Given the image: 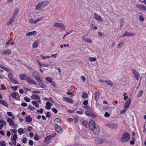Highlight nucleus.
Returning <instances> with one entry per match:
<instances>
[{
  "label": "nucleus",
  "instance_id": "nucleus-11",
  "mask_svg": "<svg viewBox=\"0 0 146 146\" xmlns=\"http://www.w3.org/2000/svg\"><path fill=\"white\" fill-rule=\"evenodd\" d=\"M27 81L30 84H33L35 85L37 84V83L35 81L33 80L29 77H28L26 78Z\"/></svg>",
  "mask_w": 146,
  "mask_h": 146
},
{
  "label": "nucleus",
  "instance_id": "nucleus-61",
  "mask_svg": "<svg viewBox=\"0 0 146 146\" xmlns=\"http://www.w3.org/2000/svg\"><path fill=\"white\" fill-rule=\"evenodd\" d=\"M84 108L86 110H90L91 109L90 108L87 106H84Z\"/></svg>",
  "mask_w": 146,
  "mask_h": 146
},
{
  "label": "nucleus",
  "instance_id": "nucleus-21",
  "mask_svg": "<svg viewBox=\"0 0 146 146\" xmlns=\"http://www.w3.org/2000/svg\"><path fill=\"white\" fill-rule=\"evenodd\" d=\"M36 33L37 32L36 31H33L27 33L26 34V36H29L30 35H35Z\"/></svg>",
  "mask_w": 146,
  "mask_h": 146
},
{
  "label": "nucleus",
  "instance_id": "nucleus-64",
  "mask_svg": "<svg viewBox=\"0 0 146 146\" xmlns=\"http://www.w3.org/2000/svg\"><path fill=\"white\" fill-rule=\"evenodd\" d=\"M88 101L87 100H86L84 101L83 102V103L84 105L86 106V105H87L88 104Z\"/></svg>",
  "mask_w": 146,
  "mask_h": 146
},
{
  "label": "nucleus",
  "instance_id": "nucleus-27",
  "mask_svg": "<svg viewBox=\"0 0 146 146\" xmlns=\"http://www.w3.org/2000/svg\"><path fill=\"white\" fill-rule=\"evenodd\" d=\"M31 98L34 100H38L40 99V97L36 94H33L31 96Z\"/></svg>",
  "mask_w": 146,
  "mask_h": 146
},
{
  "label": "nucleus",
  "instance_id": "nucleus-43",
  "mask_svg": "<svg viewBox=\"0 0 146 146\" xmlns=\"http://www.w3.org/2000/svg\"><path fill=\"white\" fill-rule=\"evenodd\" d=\"M89 60L91 62H94L96 60V58L94 57H90L89 58Z\"/></svg>",
  "mask_w": 146,
  "mask_h": 146
},
{
  "label": "nucleus",
  "instance_id": "nucleus-29",
  "mask_svg": "<svg viewBox=\"0 0 146 146\" xmlns=\"http://www.w3.org/2000/svg\"><path fill=\"white\" fill-rule=\"evenodd\" d=\"M39 65L40 67L43 66L44 67H47L49 66V64L47 63H44L43 62L42 64H41L40 63H39Z\"/></svg>",
  "mask_w": 146,
  "mask_h": 146
},
{
  "label": "nucleus",
  "instance_id": "nucleus-39",
  "mask_svg": "<svg viewBox=\"0 0 146 146\" xmlns=\"http://www.w3.org/2000/svg\"><path fill=\"white\" fill-rule=\"evenodd\" d=\"M41 82H39L38 83V85L42 88H44L46 87L45 85L43 83Z\"/></svg>",
  "mask_w": 146,
  "mask_h": 146
},
{
  "label": "nucleus",
  "instance_id": "nucleus-24",
  "mask_svg": "<svg viewBox=\"0 0 146 146\" xmlns=\"http://www.w3.org/2000/svg\"><path fill=\"white\" fill-rule=\"evenodd\" d=\"M32 119L31 117V115H29L26 117L25 118V120L26 122H30L32 121Z\"/></svg>",
  "mask_w": 146,
  "mask_h": 146
},
{
  "label": "nucleus",
  "instance_id": "nucleus-22",
  "mask_svg": "<svg viewBox=\"0 0 146 146\" xmlns=\"http://www.w3.org/2000/svg\"><path fill=\"white\" fill-rule=\"evenodd\" d=\"M42 5H41L40 2H39L37 5L35 7V10H39L40 9H42Z\"/></svg>",
  "mask_w": 146,
  "mask_h": 146
},
{
  "label": "nucleus",
  "instance_id": "nucleus-37",
  "mask_svg": "<svg viewBox=\"0 0 146 146\" xmlns=\"http://www.w3.org/2000/svg\"><path fill=\"white\" fill-rule=\"evenodd\" d=\"M79 110L80 111H76V113L79 114L80 115L82 114L83 112L84 111V110L82 108H80Z\"/></svg>",
  "mask_w": 146,
  "mask_h": 146
},
{
  "label": "nucleus",
  "instance_id": "nucleus-10",
  "mask_svg": "<svg viewBox=\"0 0 146 146\" xmlns=\"http://www.w3.org/2000/svg\"><path fill=\"white\" fill-rule=\"evenodd\" d=\"M12 52L11 50L10 49H7L5 50L2 51L1 52V54L3 55H5L7 54L9 55Z\"/></svg>",
  "mask_w": 146,
  "mask_h": 146
},
{
  "label": "nucleus",
  "instance_id": "nucleus-46",
  "mask_svg": "<svg viewBox=\"0 0 146 146\" xmlns=\"http://www.w3.org/2000/svg\"><path fill=\"white\" fill-rule=\"evenodd\" d=\"M13 39L12 38H11L9 39L8 41L6 43V45L7 46H9V44L11 42V41Z\"/></svg>",
  "mask_w": 146,
  "mask_h": 146
},
{
  "label": "nucleus",
  "instance_id": "nucleus-30",
  "mask_svg": "<svg viewBox=\"0 0 146 146\" xmlns=\"http://www.w3.org/2000/svg\"><path fill=\"white\" fill-rule=\"evenodd\" d=\"M19 12V9L18 8H16L14 12L13 15V17L15 18V17L17 15V14Z\"/></svg>",
  "mask_w": 146,
  "mask_h": 146
},
{
  "label": "nucleus",
  "instance_id": "nucleus-12",
  "mask_svg": "<svg viewBox=\"0 0 146 146\" xmlns=\"http://www.w3.org/2000/svg\"><path fill=\"white\" fill-rule=\"evenodd\" d=\"M85 114L87 116H90L92 117L93 118H96V116L91 111H86L85 112Z\"/></svg>",
  "mask_w": 146,
  "mask_h": 146
},
{
  "label": "nucleus",
  "instance_id": "nucleus-2",
  "mask_svg": "<svg viewBox=\"0 0 146 146\" xmlns=\"http://www.w3.org/2000/svg\"><path fill=\"white\" fill-rule=\"evenodd\" d=\"M32 75L38 82H42V79L39 77V75L37 72L36 71L33 72Z\"/></svg>",
  "mask_w": 146,
  "mask_h": 146
},
{
  "label": "nucleus",
  "instance_id": "nucleus-9",
  "mask_svg": "<svg viewBox=\"0 0 146 146\" xmlns=\"http://www.w3.org/2000/svg\"><path fill=\"white\" fill-rule=\"evenodd\" d=\"M55 130L59 133H62V129L58 125L56 124L55 126Z\"/></svg>",
  "mask_w": 146,
  "mask_h": 146
},
{
  "label": "nucleus",
  "instance_id": "nucleus-50",
  "mask_svg": "<svg viewBox=\"0 0 146 146\" xmlns=\"http://www.w3.org/2000/svg\"><path fill=\"white\" fill-rule=\"evenodd\" d=\"M126 94H127L126 92H125L123 94L124 100H126L128 98V96H126Z\"/></svg>",
  "mask_w": 146,
  "mask_h": 146
},
{
  "label": "nucleus",
  "instance_id": "nucleus-28",
  "mask_svg": "<svg viewBox=\"0 0 146 146\" xmlns=\"http://www.w3.org/2000/svg\"><path fill=\"white\" fill-rule=\"evenodd\" d=\"M19 77L22 80H26L27 76L25 74H21L19 75Z\"/></svg>",
  "mask_w": 146,
  "mask_h": 146
},
{
  "label": "nucleus",
  "instance_id": "nucleus-3",
  "mask_svg": "<svg viewBox=\"0 0 146 146\" xmlns=\"http://www.w3.org/2000/svg\"><path fill=\"white\" fill-rule=\"evenodd\" d=\"M54 25L56 27L60 28L63 31H64L65 29L64 25L62 23L56 22L54 23Z\"/></svg>",
  "mask_w": 146,
  "mask_h": 146
},
{
  "label": "nucleus",
  "instance_id": "nucleus-53",
  "mask_svg": "<svg viewBox=\"0 0 146 146\" xmlns=\"http://www.w3.org/2000/svg\"><path fill=\"white\" fill-rule=\"evenodd\" d=\"M43 18V17H41L40 18H38L36 20V21H35V22H36V24L37 23L38 21H40L42 20V18Z\"/></svg>",
  "mask_w": 146,
  "mask_h": 146
},
{
  "label": "nucleus",
  "instance_id": "nucleus-42",
  "mask_svg": "<svg viewBox=\"0 0 146 146\" xmlns=\"http://www.w3.org/2000/svg\"><path fill=\"white\" fill-rule=\"evenodd\" d=\"M54 122H56L57 123H60L61 122V120L60 118H56L54 121Z\"/></svg>",
  "mask_w": 146,
  "mask_h": 146
},
{
  "label": "nucleus",
  "instance_id": "nucleus-57",
  "mask_svg": "<svg viewBox=\"0 0 146 146\" xmlns=\"http://www.w3.org/2000/svg\"><path fill=\"white\" fill-rule=\"evenodd\" d=\"M110 114L107 112H106L104 115V116L106 117H108L110 116Z\"/></svg>",
  "mask_w": 146,
  "mask_h": 146
},
{
  "label": "nucleus",
  "instance_id": "nucleus-23",
  "mask_svg": "<svg viewBox=\"0 0 146 146\" xmlns=\"http://www.w3.org/2000/svg\"><path fill=\"white\" fill-rule=\"evenodd\" d=\"M46 108L47 110H50L51 108L50 106L52 105V104L49 102H47L46 103Z\"/></svg>",
  "mask_w": 146,
  "mask_h": 146
},
{
  "label": "nucleus",
  "instance_id": "nucleus-31",
  "mask_svg": "<svg viewBox=\"0 0 146 146\" xmlns=\"http://www.w3.org/2000/svg\"><path fill=\"white\" fill-rule=\"evenodd\" d=\"M18 132L19 135H21L24 133V129L22 128H20L18 129Z\"/></svg>",
  "mask_w": 146,
  "mask_h": 146
},
{
  "label": "nucleus",
  "instance_id": "nucleus-48",
  "mask_svg": "<svg viewBox=\"0 0 146 146\" xmlns=\"http://www.w3.org/2000/svg\"><path fill=\"white\" fill-rule=\"evenodd\" d=\"M0 145L1 146H6V143L4 141H0Z\"/></svg>",
  "mask_w": 146,
  "mask_h": 146
},
{
  "label": "nucleus",
  "instance_id": "nucleus-6",
  "mask_svg": "<svg viewBox=\"0 0 146 146\" xmlns=\"http://www.w3.org/2000/svg\"><path fill=\"white\" fill-rule=\"evenodd\" d=\"M135 7L141 11H146V6L144 5L137 4L135 5Z\"/></svg>",
  "mask_w": 146,
  "mask_h": 146
},
{
  "label": "nucleus",
  "instance_id": "nucleus-56",
  "mask_svg": "<svg viewBox=\"0 0 146 146\" xmlns=\"http://www.w3.org/2000/svg\"><path fill=\"white\" fill-rule=\"evenodd\" d=\"M12 81V82L15 84H18L19 82L17 80H14V79H12L11 80Z\"/></svg>",
  "mask_w": 146,
  "mask_h": 146
},
{
  "label": "nucleus",
  "instance_id": "nucleus-19",
  "mask_svg": "<svg viewBox=\"0 0 146 146\" xmlns=\"http://www.w3.org/2000/svg\"><path fill=\"white\" fill-rule=\"evenodd\" d=\"M15 18L13 16L9 19V21L7 23V25L8 26H9L14 21Z\"/></svg>",
  "mask_w": 146,
  "mask_h": 146
},
{
  "label": "nucleus",
  "instance_id": "nucleus-44",
  "mask_svg": "<svg viewBox=\"0 0 146 146\" xmlns=\"http://www.w3.org/2000/svg\"><path fill=\"white\" fill-rule=\"evenodd\" d=\"M82 124L84 127H87L88 123L86 121H84L82 122Z\"/></svg>",
  "mask_w": 146,
  "mask_h": 146
},
{
  "label": "nucleus",
  "instance_id": "nucleus-54",
  "mask_svg": "<svg viewBox=\"0 0 146 146\" xmlns=\"http://www.w3.org/2000/svg\"><path fill=\"white\" fill-rule=\"evenodd\" d=\"M124 44V42H120L118 45V47L119 48H120L121 47V45H123Z\"/></svg>",
  "mask_w": 146,
  "mask_h": 146
},
{
  "label": "nucleus",
  "instance_id": "nucleus-38",
  "mask_svg": "<svg viewBox=\"0 0 146 146\" xmlns=\"http://www.w3.org/2000/svg\"><path fill=\"white\" fill-rule=\"evenodd\" d=\"M131 102V99L129 98L128 101H126L125 102V105L127 106H129Z\"/></svg>",
  "mask_w": 146,
  "mask_h": 146
},
{
  "label": "nucleus",
  "instance_id": "nucleus-13",
  "mask_svg": "<svg viewBox=\"0 0 146 146\" xmlns=\"http://www.w3.org/2000/svg\"><path fill=\"white\" fill-rule=\"evenodd\" d=\"M93 131V133L96 135L99 134L100 131V129L98 126H96L94 129L91 130Z\"/></svg>",
  "mask_w": 146,
  "mask_h": 146
},
{
  "label": "nucleus",
  "instance_id": "nucleus-49",
  "mask_svg": "<svg viewBox=\"0 0 146 146\" xmlns=\"http://www.w3.org/2000/svg\"><path fill=\"white\" fill-rule=\"evenodd\" d=\"M34 139L35 140L38 141L39 139V137L37 135L35 134L34 136Z\"/></svg>",
  "mask_w": 146,
  "mask_h": 146
},
{
  "label": "nucleus",
  "instance_id": "nucleus-17",
  "mask_svg": "<svg viewBox=\"0 0 146 146\" xmlns=\"http://www.w3.org/2000/svg\"><path fill=\"white\" fill-rule=\"evenodd\" d=\"M40 3L42 5V7H44L45 6H47L49 3L48 1L46 0L43 2H40Z\"/></svg>",
  "mask_w": 146,
  "mask_h": 146
},
{
  "label": "nucleus",
  "instance_id": "nucleus-60",
  "mask_svg": "<svg viewBox=\"0 0 146 146\" xmlns=\"http://www.w3.org/2000/svg\"><path fill=\"white\" fill-rule=\"evenodd\" d=\"M52 111L55 113H56L58 112L57 110L55 108H53L52 109Z\"/></svg>",
  "mask_w": 146,
  "mask_h": 146
},
{
  "label": "nucleus",
  "instance_id": "nucleus-25",
  "mask_svg": "<svg viewBox=\"0 0 146 146\" xmlns=\"http://www.w3.org/2000/svg\"><path fill=\"white\" fill-rule=\"evenodd\" d=\"M105 83L110 86H112L113 85V82L109 80H105Z\"/></svg>",
  "mask_w": 146,
  "mask_h": 146
},
{
  "label": "nucleus",
  "instance_id": "nucleus-58",
  "mask_svg": "<svg viewBox=\"0 0 146 146\" xmlns=\"http://www.w3.org/2000/svg\"><path fill=\"white\" fill-rule=\"evenodd\" d=\"M85 41L89 43H91L92 42V41L91 40L89 39H86V40H85Z\"/></svg>",
  "mask_w": 146,
  "mask_h": 146
},
{
  "label": "nucleus",
  "instance_id": "nucleus-47",
  "mask_svg": "<svg viewBox=\"0 0 146 146\" xmlns=\"http://www.w3.org/2000/svg\"><path fill=\"white\" fill-rule=\"evenodd\" d=\"M83 94L82 96V97L83 98H88V95L87 93H85L83 92Z\"/></svg>",
  "mask_w": 146,
  "mask_h": 146
},
{
  "label": "nucleus",
  "instance_id": "nucleus-18",
  "mask_svg": "<svg viewBox=\"0 0 146 146\" xmlns=\"http://www.w3.org/2000/svg\"><path fill=\"white\" fill-rule=\"evenodd\" d=\"M100 94L99 92H96L95 93V100L97 101L99 98Z\"/></svg>",
  "mask_w": 146,
  "mask_h": 146
},
{
  "label": "nucleus",
  "instance_id": "nucleus-35",
  "mask_svg": "<svg viewBox=\"0 0 146 146\" xmlns=\"http://www.w3.org/2000/svg\"><path fill=\"white\" fill-rule=\"evenodd\" d=\"M0 124L3 125V126L6 125L7 124L6 122L0 119Z\"/></svg>",
  "mask_w": 146,
  "mask_h": 146
},
{
  "label": "nucleus",
  "instance_id": "nucleus-5",
  "mask_svg": "<svg viewBox=\"0 0 146 146\" xmlns=\"http://www.w3.org/2000/svg\"><path fill=\"white\" fill-rule=\"evenodd\" d=\"M63 99L65 102L70 104H73L74 103L73 100L67 97H64L63 98Z\"/></svg>",
  "mask_w": 146,
  "mask_h": 146
},
{
  "label": "nucleus",
  "instance_id": "nucleus-15",
  "mask_svg": "<svg viewBox=\"0 0 146 146\" xmlns=\"http://www.w3.org/2000/svg\"><path fill=\"white\" fill-rule=\"evenodd\" d=\"M52 136L50 135H49L46 136L44 139V142L45 143H48V141L50 140L51 139V138Z\"/></svg>",
  "mask_w": 146,
  "mask_h": 146
},
{
  "label": "nucleus",
  "instance_id": "nucleus-33",
  "mask_svg": "<svg viewBox=\"0 0 146 146\" xmlns=\"http://www.w3.org/2000/svg\"><path fill=\"white\" fill-rule=\"evenodd\" d=\"M32 104L36 107H38L39 106V104L36 101H33L32 102Z\"/></svg>",
  "mask_w": 146,
  "mask_h": 146
},
{
  "label": "nucleus",
  "instance_id": "nucleus-45",
  "mask_svg": "<svg viewBox=\"0 0 146 146\" xmlns=\"http://www.w3.org/2000/svg\"><path fill=\"white\" fill-rule=\"evenodd\" d=\"M28 109L31 111H33L35 110V108L32 106L29 105L28 106Z\"/></svg>",
  "mask_w": 146,
  "mask_h": 146
},
{
  "label": "nucleus",
  "instance_id": "nucleus-4",
  "mask_svg": "<svg viewBox=\"0 0 146 146\" xmlns=\"http://www.w3.org/2000/svg\"><path fill=\"white\" fill-rule=\"evenodd\" d=\"M96 126L94 121L92 119L90 120L89 122L90 129L91 130H93Z\"/></svg>",
  "mask_w": 146,
  "mask_h": 146
},
{
  "label": "nucleus",
  "instance_id": "nucleus-14",
  "mask_svg": "<svg viewBox=\"0 0 146 146\" xmlns=\"http://www.w3.org/2000/svg\"><path fill=\"white\" fill-rule=\"evenodd\" d=\"M135 34L133 33H130L127 31H126L124 34L123 35L121 36L122 37L128 36H134Z\"/></svg>",
  "mask_w": 146,
  "mask_h": 146
},
{
  "label": "nucleus",
  "instance_id": "nucleus-16",
  "mask_svg": "<svg viewBox=\"0 0 146 146\" xmlns=\"http://www.w3.org/2000/svg\"><path fill=\"white\" fill-rule=\"evenodd\" d=\"M7 121L8 123H9V125L10 126H12L14 125L13 121L10 117H9L7 118Z\"/></svg>",
  "mask_w": 146,
  "mask_h": 146
},
{
  "label": "nucleus",
  "instance_id": "nucleus-41",
  "mask_svg": "<svg viewBox=\"0 0 146 146\" xmlns=\"http://www.w3.org/2000/svg\"><path fill=\"white\" fill-rule=\"evenodd\" d=\"M143 92L142 90H140L139 93L137 95V97L138 98L141 97L143 95Z\"/></svg>",
  "mask_w": 146,
  "mask_h": 146
},
{
  "label": "nucleus",
  "instance_id": "nucleus-51",
  "mask_svg": "<svg viewBox=\"0 0 146 146\" xmlns=\"http://www.w3.org/2000/svg\"><path fill=\"white\" fill-rule=\"evenodd\" d=\"M24 100L27 102H30V99L27 97H25L24 98Z\"/></svg>",
  "mask_w": 146,
  "mask_h": 146
},
{
  "label": "nucleus",
  "instance_id": "nucleus-52",
  "mask_svg": "<svg viewBox=\"0 0 146 146\" xmlns=\"http://www.w3.org/2000/svg\"><path fill=\"white\" fill-rule=\"evenodd\" d=\"M98 144H101L103 143V140L102 139H98Z\"/></svg>",
  "mask_w": 146,
  "mask_h": 146
},
{
  "label": "nucleus",
  "instance_id": "nucleus-36",
  "mask_svg": "<svg viewBox=\"0 0 146 146\" xmlns=\"http://www.w3.org/2000/svg\"><path fill=\"white\" fill-rule=\"evenodd\" d=\"M45 80L48 82H49L51 83L52 82V80L51 78L50 77H47L45 78Z\"/></svg>",
  "mask_w": 146,
  "mask_h": 146
},
{
  "label": "nucleus",
  "instance_id": "nucleus-7",
  "mask_svg": "<svg viewBox=\"0 0 146 146\" xmlns=\"http://www.w3.org/2000/svg\"><path fill=\"white\" fill-rule=\"evenodd\" d=\"M131 70L132 71V73L133 74L135 79L136 80H138L140 77V75H139V73L138 72H137L136 71V70L134 69H133Z\"/></svg>",
  "mask_w": 146,
  "mask_h": 146
},
{
  "label": "nucleus",
  "instance_id": "nucleus-34",
  "mask_svg": "<svg viewBox=\"0 0 146 146\" xmlns=\"http://www.w3.org/2000/svg\"><path fill=\"white\" fill-rule=\"evenodd\" d=\"M38 43L37 41H35L33 44V47L34 48H36L38 47Z\"/></svg>",
  "mask_w": 146,
  "mask_h": 146
},
{
  "label": "nucleus",
  "instance_id": "nucleus-1",
  "mask_svg": "<svg viewBox=\"0 0 146 146\" xmlns=\"http://www.w3.org/2000/svg\"><path fill=\"white\" fill-rule=\"evenodd\" d=\"M130 139V136L129 133L127 132L124 133L122 137L121 138L120 141L122 143H127L129 141Z\"/></svg>",
  "mask_w": 146,
  "mask_h": 146
},
{
  "label": "nucleus",
  "instance_id": "nucleus-20",
  "mask_svg": "<svg viewBox=\"0 0 146 146\" xmlns=\"http://www.w3.org/2000/svg\"><path fill=\"white\" fill-rule=\"evenodd\" d=\"M109 127L111 128L115 129L118 127V125L116 123H112L110 125Z\"/></svg>",
  "mask_w": 146,
  "mask_h": 146
},
{
  "label": "nucleus",
  "instance_id": "nucleus-40",
  "mask_svg": "<svg viewBox=\"0 0 146 146\" xmlns=\"http://www.w3.org/2000/svg\"><path fill=\"white\" fill-rule=\"evenodd\" d=\"M36 21V20H34L33 18H31L29 20V22L31 23V24H36V23L35 22V21Z\"/></svg>",
  "mask_w": 146,
  "mask_h": 146
},
{
  "label": "nucleus",
  "instance_id": "nucleus-59",
  "mask_svg": "<svg viewBox=\"0 0 146 146\" xmlns=\"http://www.w3.org/2000/svg\"><path fill=\"white\" fill-rule=\"evenodd\" d=\"M32 129V127L31 126H29L27 129V131L28 132H30L31 131Z\"/></svg>",
  "mask_w": 146,
  "mask_h": 146
},
{
  "label": "nucleus",
  "instance_id": "nucleus-63",
  "mask_svg": "<svg viewBox=\"0 0 146 146\" xmlns=\"http://www.w3.org/2000/svg\"><path fill=\"white\" fill-rule=\"evenodd\" d=\"M21 105L23 107H25L27 106V104L25 103H22L21 104Z\"/></svg>",
  "mask_w": 146,
  "mask_h": 146
},
{
  "label": "nucleus",
  "instance_id": "nucleus-8",
  "mask_svg": "<svg viewBox=\"0 0 146 146\" xmlns=\"http://www.w3.org/2000/svg\"><path fill=\"white\" fill-rule=\"evenodd\" d=\"M94 17L98 21L100 22H102L103 21V20L101 17L98 15L96 13H95L94 14Z\"/></svg>",
  "mask_w": 146,
  "mask_h": 146
},
{
  "label": "nucleus",
  "instance_id": "nucleus-26",
  "mask_svg": "<svg viewBox=\"0 0 146 146\" xmlns=\"http://www.w3.org/2000/svg\"><path fill=\"white\" fill-rule=\"evenodd\" d=\"M0 104L6 107H8L7 104L4 100H0Z\"/></svg>",
  "mask_w": 146,
  "mask_h": 146
},
{
  "label": "nucleus",
  "instance_id": "nucleus-62",
  "mask_svg": "<svg viewBox=\"0 0 146 146\" xmlns=\"http://www.w3.org/2000/svg\"><path fill=\"white\" fill-rule=\"evenodd\" d=\"M19 87L18 86H15L14 87H11V88L12 89L14 90H17V88Z\"/></svg>",
  "mask_w": 146,
  "mask_h": 146
},
{
  "label": "nucleus",
  "instance_id": "nucleus-32",
  "mask_svg": "<svg viewBox=\"0 0 146 146\" xmlns=\"http://www.w3.org/2000/svg\"><path fill=\"white\" fill-rule=\"evenodd\" d=\"M11 96L13 98H16V97L17 96H18L19 97V94L17 93H14L11 94Z\"/></svg>",
  "mask_w": 146,
  "mask_h": 146
},
{
  "label": "nucleus",
  "instance_id": "nucleus-55",
  "mask_svg": "<svg viewBox=\"0 0 146 146\" xmlns=\"http://www.w3.org/2000/svg\"><path fill=\"white\" fill-rule=\"evenodd\" d=\"M139 20L141 21H143L144 20V18L142 15H140L139 16Z\"/></svg>",
  "mask_w": 146,
  "mask_h": 146
}]
</instances>
